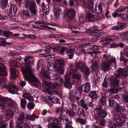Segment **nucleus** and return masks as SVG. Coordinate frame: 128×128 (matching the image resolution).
I'll use <instances>...</instances> for the list:
<instances>
[{"mask_svg":"<svg viewBox=\"0 0 128 128\" xmlns=\"http://www.w3.org/2000/svg\"><path fill=\"white\" fill-rule=\"evenodd\" d=\"M64 61L61 59L56 60V72L59 73L63 74L64 70L63 68L65 66Z\"/></svg>","mask_w":128,"mask_h":128,"instance_id":"0eeeda50","label":"nucleus"},{"mask_svg":"<svg viewBox=\"0 0 128 128\" xmlns=\"http://www.w3.org/2000/svg\"><path fill=\"white\" fill-rule=\"evenodd\" d=\"M14 114V112L10 109H6V118L7 120L9 119L12 117Z\"/></svg>","mask_w":128,"mask_h":128,"instance_id":"a211bd4d","label":"nucleus"},{"mask_svg":"<svg viewBox=\"0 0 128 128\" xmlns=\"http://www.w3.org/2000/svg\"><path fill=\"white\" fill-rule=\"evenodd\" d=\"M7 11L10 14H12L13 12L12 10V6H9L8 8Z\"/></svg>","mask_w":128,"mask_h":128,"instance_id":"8fccbe9b","label":"nucleus"},{"mask_svg":"<svg viewBox=\"0 0 128 128\" xmlns=\"http://www.w3.org/2000/svg\"><path fill=\"white\" fill-rule=\"evenodd\" d=\"M70 108L73 110H74L76 108V105L74 103H72L69 106Z\"/></svg>","mask_w":128,"mask_h":128,"instance_id":"09e8293b","label":"nucleus"},{"mask_svg":"<svg viewBox=\"0 0 128 128\" xmlns=\"http://www.w3.org/2000/svg\"><path fill=\"white\" fill-rule=\"evenodd\" d=\"M112 41V38L110 37H106L103 39V41L102 44L104 46H108L110 43V42Z\"/></svg>","mask_w":128,"mask_h":128,"instance_id":"ddd939ff","label":"nucleus"},{"mask_svg":"<svg viewBox=\"0 0 128 128\" xmlns=\"http://www.w3.org/2000/svg\"><path fill=\"white\" fill-rule=\"evenodd\" d=\"M96 104V102H90L88 104L90 106L92 107H93L95 106Z\"/></svg>","mask_w":128,"mask_h":128,"instance_id":"69168bd1","label":"nucleus"},{"mask_svg":"<svg viewBox=\"0 0 128 128\" xmlns=\"http://www.w3.org/2000/svg\"><path fill=\"white\" fill-rule=\"evenodd\" d=\"M42 81L46 86H48L46 89L47 93L50 94H52L54 92V89L56 88V85L52 83L47 82L46 80H42Z\"/></svg>","mask_w":128,"mask_h":128,"instance_id":"423d86ee","label":"nucleus"},{"mask_svg":"<svg viewBox=\"0 0 128 128\" xmlns=\"http://www.w3.org/2000/svg\"><path fill=\"white\" fill-rule=\"evenodd\" d=\"M127 24L126 23L124 22L122 23L119 24L118 26L120 29H123L125 28L127 26Z\"/></svg>","mask_w":128,"mask_h":128,"instance_id":"a19ab883","label":"nucleus"},{"mask_svg":"<svg viewBox=\"0 0 128 128\" xmlns=\"http://www.w3.org/2000/svg\"><path fill=\"white\" fill-rule=\"evenodd\" d=\"M102 70L104 72L108 71L110 67V65L108 62H103L101 64Z\"/></svg>","mask_w":128,"mask_h":128,"instance_id":"dca6fc26","label":"nucleus"},{"mask_svg":"<svg viewBox=\"0 0 128 128\" xmlns=\"http://www.w3.org/2000/svg\"><path fill=\"white\" fill-rule=\"evenodd\" d=\"M8 0H2L1 2L0 5L1 7L3 9L6 8L8 4Z\"/></svg>","mask_w":128,"mask_h":128,"instance_id":"c85d7f7f","label":"nucleus"},{"mask_svg":"<svg viewBox=\"0 0 128 128\" xmlns=\"http://www.w3.org/2000/svg\"><path fill=\"white\" fill-rule=\"evenodd\" d=\"M122 88H118L117 89H115L114 88H111L107 90V92L109 93H112L113 94H115L117 93L118 91L121 90Z\"/></svg>","mask_w":128,"mask_h":128,"instance_id":"b1692460","label":"nucleus"},{"mask_svg":"<svg viewBox=\"0 0 128 128\" xmlns=\"http://www.w3.org/2000/svg\"><path fill=\"white\" fill-rule=\"evenodd\" d=\"M106 97L104 96L101 98L100 100V102L102 104H106Z\"/></svg>","mask_w":128,"mask_h":128,"instance_id":"a18cd8bd","label":"nucleus"},{"mask_svg":"<svg viewBox=\"0 0 128 128\" xmlns=\"http://www.w3.org/2000/svg\"><path fill=\"white\" fill-rule=\"evenodd\" d=\"M47 120H46L48 122H51L53 120H55L56 118H54L51 116L48 117V118H46Z\"/></svg>","mask_w":128,"mask_h":128,"instance_id":"864d4df0","label":"nucleus"},{"mask_svg":"<svg viewBox=\"0 0 128 128\" xmlns=\"http://www.w3.org/2000/svg\"><path fill=\"white\" fill-rule=\"evenodd\" d=\"M49 125L51 128H56V124L55 122H51Z\"/></svg>","mask_w":128,"mask_h":128,"instance_id":"5fc2aeb1","label":"nucleus"},{"mask_svg":"<svg viewBox=\"0 0 128 128\" xmlns=\"http://www.w3.org/2000/svg\"><path fill=\"white\" fill-rule=\"evenodd\" d=\"M16 70L15 69L12 68L10 70V77L11 79H16V78L17 76L16 75Z\"/></svg>","mask_w":128,"mask_h":128,"instance_id":"6ab92c4d","label":"nucleus"},{"mask_svg":"<svg viewBox=\"0 0 128 128\" xmlns=\"http://www.w3.org/2000/svg\"><path fill=\"white\" fill-rule=\"evenodd\" d=\"M47 66L49 70L56 71V62L55 60L54 62L51 63L50 64L49 62H48Z\"/></svg>","mask_w":128,"mask_h":128,"instance_id":"9b49d317","label":"nucleus"},{"mask_svg":"<svg viewBox=\"0 0 128 128\" xmlns=\"http://www.w3.org/2000/svg\"><path fill=\"white\" fill-rule=\"evenodd\" d=\"M28 37L29 38H30L31 39H34L36 38V36L34 34L29 35Z\"/></svg>","mask_w":128,"mask_h":128,"instance_id":"0e129e2a","label":"nucleus"},{"mask_svg":"<svg viewBox=\"0 0 128 128\" xmlns=\"http://www.w3.org/2000/svg\"><path fill=\"white\" fill-rule=\"evenodd\" d=\"M66 113L70 116L72 117L74 116L75 114L74 112L69 110H67L66 112Z\"/></svg>","mask_w":128,"mask_h":128,"instance_id":"ea45409f","label":"nucleus"},{"mask_svg":"<svg viewBox=\"0 0 128 128\" xmlns=\"http://www.w3.org/2000/svg\"><path fill=\"white\" fill-rule=\"evenodd\" d=\"M35 106L34 103L32 102H30L28 103L27 105V108L29 110L33 108Z\"/></svg>","mask_w":128,"mask_h":128,"instance_id":"58836bf2","label":"nucleus"},{"mask_svg":"<svg viewBox=\"0 0 128 128\" xmlns=\"http://www.w3.org/2000/svg\"><path fill=\"white\" fill-rule=\"evenodd\" d=\"M45 53H44L42 54V55L44 56H46V55H48V54L50 52L51 50L50 49L46 50H45Z\"/></svg>","mask_w":128,"mask_h":128,"instance_id":"e2e57ef3","label":"nucleus"},{"mask_svg":"<svg viewBox=\"0 0 128 128\" xmlns=\"http://www.w3.org/2000/svg\"><path fill=\"white\" fill-rule=\"evenodd\" d=\"M26 119H28L30 120H34V114H33L31 115L27 114L26 116Z\"/></svg>","mask_w":128,"mask_h":128,"instance_id":"72a5a7b5","label":"nucleus"},{"mask_svg":"<svg viewBox=\"0 0 128 128\" xmlns=\"http://www.w3.org/2000/svg\"><path fill=\"white\" fill-rule=\"evenodd\" d=\"M24 122V121L18 118L16 122V124L17 125L21 126Z\"/></svg>","mask_w":128,"mask_h":128,"instance_id":"49530a36","label":"nucleus"},{"mask_svg":"<svg viewBox=\"0 0 128 128\" xmlns=\"http://www.w3.org/2000/svg\"><path fill=\"white\" fill-rule=\"evenodd\" d=\"M98 64V62H94L92 64V69H96L97 68V64Z\"/></svg>","mask_w":128,"mask_h":128,"instance_id":"4d7b16f0","label":"nucleus"},{"mask_svg":"<svg viewBox=\"0 0 128 128\" xmlns=\"http://www.w3.org/2000/svg\"><path fill=\"white\" fill-rule=\"evenodd\" d=\"M98 27L97 26H95L94 27H93L89 29L88 31V32L91 36H98Z\"/></svg>","mask_w":128,"mask_h":128,"instance_id":"9d476101","label":"nucleus"},{"mask_svg":"<svg viewBox=\"0 0 128 128\" xmlns=\"http://www.w3.org/2000/svg\"><path fill=\"white\" fill-rule=\"evenodd\" d=\"M76 82V80H65L64 85L66 87L70 89L72 88V84Z\"/></svg>","mask_w":128,"mask_h":128,"instance_id":"4468645a","label":"nucleus"},{"mask_svg":"<svg viewBox=\"0 0 128 128\" xmlns=\"http://www.w3.org/2000/svg\"><path fill=\"white\" fill-rule=\"evenodd\" d=\"M23 14L26 16L28 17L30 16V12L27 10H24L23 11Z\"/></svg>","mask_w":128,"mask_h":128,"instance_id":"603ef678","label":"nucleus"},{"mask_svg":"<svg viewBox=\"0 0 128 128\" xmlns=\"http://www.w3.org/2000/svg\"><path fill=\"white\" fill-rule=\"evenodd\" d=\"M28 67L26 66V69L22 68V71L25 80H38L34 75L32 74L30 67L29 64Z\"/></svg>","mask_w":128,"mask_h":128,"instance_id":"f257e3e1","label":"nucleus"},{"mask_svg":"<svg viewBox=\"0 0 128 128\" xmlns=\"http://www.w3.org/2000/svg\"><path fill=\"white\" fill-rule=\"evenodd\" d=\"M30 84L31 85L34 86L38 88L40 86L41 83L40 82V80H28Z\"/></svg>","mask_w":128,"mask_h":128,"instance_id":"aec40b11","label":"nucleus"},{"mask_svg":"<svg viewBox=\"0 0 128 128\" xmlns=\"http://www.w3.org/2000/svg\"><path fill=\"white\" fill-rule=\"evenodd\" d=\"M126 119V114L123 113H121L114 118L115 121L114 123L118 126H121L124 123L123 122Z\"/></svg>","mask_w":128,"mask_h":128,"instance_id":"39448f33","label":"nucleus"},{"mask_svg":"<svg viewBox=\"0 0 128 128\" xmlns=\"http://www.w3.org/2000/svg\"><path fill=\"white\" fill-rule=\"evenodd\" d=\"M98 114L102 118L105 117L107 114L105 110H101L98 111Z\"/></svg>","mask_w":128,"mask_h":128,"instance_id":"bb28decb","label":"nucleus"},{"mask_svg":"<svg viewBox=\"0 0 128 128\" xmlns=\"http://www.w3.org/2000/svg\"><path fill=\"white\" fill-rule=\"evenodd\" d=\"M118 74L116 75L117 78H123V77L127 76H128V71L126 68H120L118 70Z\"/></svg>","mask_w":128,"mask_h":128,"instance_id":"6e6552de","label":"nucleus"},{"mask_svg":"<svg viewBox=\"0 0 128 128\" xmlns=\"http://www.w3.org/2000/svg\"><path fill=\"white\" fill-rule=\"evenodd\" d=\"M25 118V114L23 112H22L19 115V118H18L24 121Z\"/></svg>","mask_w":128,"mask_h":128,"instance_id":"3c124183","label":"nucleus"},{"mask_svg":"<svg viewBox=\"0 0 128 128\" xmlns=\"http://www.w3.org/2000/svg\"><path fill=\"white\" fill-rule=\"evenodd\" d=\"M78 104L79 106H82L86 110H87L88 109L86 101L84 99H82L78 103Z\"/></svg>","mask_w":128,"mask_h":128,"instance_id":"412c9836","label":"nucleus"},{"mask_svg":"<svg viewBox=\"0 0 128 128\" xmlns=\"http://www.w3.org/2000/svg\"><path fill=\"white\" fill-rule=\"evenodd\" d=\"M32 58V56H26L25 58L24 59V64L25 65L28 63L30 61V58Z\"/></svg>","mask_w":128,"mask_h":128,"instance_id":"4c0bfd02","label":"nucleus"},{"mask_svg":"<svg viewBox=\"0 0 128 128\" xmlns=\"http://www.w3.org/2000/svg\"><path fill=\"white\" fill-rule=\"evenodd\" d=\"M8 32L7 31H3L2 30H0V35L7 37L8 36Z\"/></svg>","mask_w":128,"mask_h":128,"instance_id":"2f4dec72","label":"nucleus"},{"mask_svg":"<svg viewBox=\"0 0 128 128\" xmlns=\"http://www.w3.org/2000/svg\"><path fill=\"white\" fill-rule=\"evenodd\" d=\"M82 52L83 53H85L86 54H96L97 53H100V51H93L92 52H85V50L84 49H82Z\"/></svg>","mask_w":128,"mask_h":128,"instance_id":"f704fd0d","label":"nucleus"},{"mask_svg":"<svg viewBox=\"0 0 128 128\" xmlns=\"http://www.w3.org/2000/svg\"><path fill=\"white\" fill-rule=\"evenodd\" d=\"M62 11L59 7L56 8V17L59 18L60 16L62 14Z\"/></svg>","mask_w":128,"mask_h":128,"instance_id":"c03bdc74","label":"nucleus"},{"mask_svg":"<svg viewBox=\"0 0 128 128\" xmlns=\"http://www.w3.org/2000/svg\"><path fill=\"white\" fill-rule=\"evenodd\" d=\"M72 78H73L80 80L81 78V75L76 74H74L72 75Z\"/></svg>","mask_w":128,"mask_h":128,"instance_id":"79ce46f5","label":"nucleus"},{"mask_svg":"<svg viewBox=\"0 0 128 128\" xmlns=\"http://www.w3.org/2000/svg\"><path fill=\"white\" fill-rule=\"evenodd\" d=\"M118 46V44L114 43L110 45V48H116Z\"/></svg>","mask_w":128,"mask_h":128,"instance_id":"13d9d810","label":"nucleus"},{"mask_svg":"<svg viewBox=\"0 0 128 128\" xmlns=\"http://www.w3.org/2000/svg\"><path fill=\"white\" fill-rule=\"evenodd\" d=\"M98 10L97 9V7L96 6L95 10L96 12L98 14H101L102 9V6L101 3H100L98 6Z\"/></svg>","mask_w":128,"mask_h":128,"instance_id":"cd10ccee","label":"nucleus"},{"mask_svg":"<svg viewBox=\"0 0 128 128\" xmlns=\"http://www.w3.org/2000/svg\"><path fill=\"white\" fill-rule=\"evenodd\" d=\"M114 122H115L114 120L113 123H112L111 121H109V124L108 126L109 128H116V124L114 123Z\"/></svg>","mask_w":128,"mask_h":128,"instance_id":"c756f323","label":"nucleus"},{"mask_svg":"<svg viewBox=\"0 0 128 128\" xmlns=\"http://www.w3.org/2000/svg\"><path fill=\"white\" fill-rule=\"evenodd\" d=\"M76 120L77 121L80 122L82 124H85L86 121L84 119H82L80 118H76Z\"/></svg>","mask_w":128,"mask_h":128,"instance_id":"37998d69","label":"nucleus"},{"mask_svg":"<svg viewBox=\"0 0 128 128\" xmlns=\"http://www.w3.org/2000/svg\"><path fill=\"white\" fill-rule=\"evenodd\" d=\"M110 37L112 38V41L113 40L114 41H115L118 40V36L117 35L112 36Z\"/></svg>","mask_w":128,"mask_h":128,"instance_id":"6e6d98bb","label":"nucleus"},{"mask_svg":"<svg viewBox=\"0 0 128 128\" xmlns=\"http://www.w3.org/2000/svg\"><path fill=\"white\" fill-rule=\"evenodd\" d=\"M120 60L121 61H124L125 62H127L128 61V60L125 57L122 56H121L120 58Z\"/></svg>","mask_w":128,"mask_h":128,"instance_id":"bf43d9fd","label":"nucleus"},{"mask_svg":"<svg viewBox=\"0 0 128 128\" xmlns=\"http://www.w3.org/2000/svg\"><path fill=\"white\" fill-rule=\"evenodd\" d=\"M102 108V107L100 105H98L96 107V110H94V112H96H96H98V111L99 110H100Z\"/></svg>","mask_w":128,"mask_h":128,"instance_id":"052dcab7","label":"nucleus"},{"mask_svg":"<svg viewBox=\"0 0 128 128\" xmlns=\"http://www.w3.org/2000/svg\"><path fill=\"white\" fill-rule=\"evenodd\" d=\"M6 66L4 64L0 62V76H4V77H2V79L0 78V80H4L6 79V76L7 74V72L6 70Z\"/></svg>","mask_w":128,"mask_h":128,"instance_id":"1a4fd4ad","label":"nucleus"},{"mask_svg":"<svg viewBox=\"0 0 128 128\" xmlns=\"http://www.w3.org/2000/svg\"><path fill=\"white\" fill-rule=\"evenodd\" d=\"M86 18L88 20L90 21H94L96 20V16L94 14L90 12H88L86 16Z\"/></svg>","mask_w":128,"mask_h":128,"instance_id":"2eb2a0df","label":"nucleus"},{"mask_svg":"<svg viewBox=\"0 0 128 128\" xmlns=\"http://www.w3.org/2000/svg\"><path fill=\"white\" fill-rule=\"evenodd\" d=\"M22 97L31 101H34L33 97L30 94L28 93L24 94L22 95Z\"/></svg>","mask_w":128,"mask_h":128,"instance_id":"5701e85b","label":"nucleus"},{"mask_svg":"<svg viewBox=\"0 0 128 128\" xmlns=\"http://www.w3.org/2000/svg\"><path fill=\"white\" fill-rule=\"evenodd\" d=\"M109 106L111 108L114 107L116 108H118L119 106L118 104L113 100H108Z\"/></svg>","mask_w":128,"mask_h":128,"instance_id":"f3484780","label":"nucleus"},{"mask_svg":"<svg viewBox=\"0 0 128 128\" xmlns=\"http://www.w3.org/2000/svg\"><path fill=\"white\" fill-rule=\"evenodd\" d=\"M104 120L102 119L99 120L100 124V125L102 126H104L105 124Z\"/></svg>","mask_w":128,"mask_h":128,"instance_id":"680f3d73","label":"nucleus"},{"mask_svg":"<svg viewBox=\"0 0 128 128\" xmlns=\"http://www.w3.org/2000/svg\"><path fill=\"white\" fill-rule=\"evenodd\" d=\"M11 6L12 8L13 12L14 13L16 12H17V9L16 6L14 5H12Z\"/></svg>","mask_w":128,"mask_h":128,"instance_id":"338daca9","label":"nucleus"},{"mask_svg":"<svg viewBox=\"0 0 128 128\" xmlns=\"http://www.w3.org/2000/svg\"><path fill=\"white\" fill-rule=\"evenodd\" d=\"M122 98L124 100L128 103V96L122 95Z\"/></svg>","mask_w":128,"mask_h":128,"instance_id":"774afa93","label":"nucleus"},{"mask_svg":"<svg viewBox=\"0 0 128 128\" xmlns=\"http://www.w3.org/2000/svg\"><path fill=\"white\" fill-rule=\"evenodd\" d=\"M40 73L42 75L44 78H48V79H50L49 72H48L46 71L43 69L41 70Z\"/></svg>","mask_w":128,"mask_h":128,"instance_id":"393cba45","label":"nucleus"},{"mask_svg":"<svg viewBox=\"0 0 128 128\" xmlns=\"http://www.w3.org/2000/svg\"><path fill=\"white\" fill-rule=\"evenodd\" d=\"M82 86H84V89L83 90L84 92L87 93L90 90V86L89 83H86L84 85H82Z\"/></svg>","mask_w":128,"mask_h":128,"instance_id":"4be33fe9","label":"nucleus"},{"mask_svg":"<svg viewBox=\"0 0 128 128\" xmlns=\"http://www.w3.org/2000/svg\"><path fill=\"white\" fill-rule=\"evenodd\" d=\"M89 96L90 98L94 99H97L98 97L97 92L94 91H92L91 92Z\"/></svg>","mask_w":128,"mask_h":128,"instance_id":"a878e982","label":"nucleus"},{"mask_svg":"<svg viewBox=\"0 0 128 128\" xmlns=\"http://www.w3.org/2000/svg\"><path fill=\"white\" fill-rule=\"evenodd\" d=\"M107 62L110 65L111 64L113 63L114 64V66L115 67L116 66V60L115 58H112L110 60H108Z\"/></svg>","mask_w":128,"mask_h":128,"instance_id":"7c9ffc66","label":"nucleus"},{"mask_svg":"<svg viewBox=\"0 0 128 128\" xmlns=\"http://www.w3.org/2000/svg\"><path fill=\"white\" fill-rule=\"evenodd\" d=\"M57 49L59 50V51L61 53H63L67 49V48L64 47L59 46L56 47Z\"/></svg>","mask_w":128,"mask_h":128,"instance_id":"e433bc0d","label":"nucleus"},{"mask_svg":"<svg viewBox=\"0 0 128 128\" xmlns=\"http://www.w3.org/2000/svg\"><path fill=\"white\" fill-rule=\"evenodd\" d=\"M76 67L77 69L79 68L81 72L85 74L86 75L88 76L90 74V70L89 68L83 63L79 62L77 64Z\"/></svg>","mask_w":128,"mask_h":128,"instance_id":"20e7f679","label":"nucleus"},{"mask_svg":"<svg viewBox=\"0 0 128 128\" xmlns=\"http://www.w3.org/2000/svg\"><path fill=\"white\" fill-rule=\"evenodd\" d=\"M26 8L30 10L31 14L36 15L37 14L36 4L35 2L30 1H27L26 2Z\"/></svg>","mask_w":128,"mask_h":128,"instance_id":"7ed1b4c3","label":"nucleus"},{"mask_svg":"<svg viewBox=\"0 0 128 128\" xmlns=\"http://www.w3.org/2000/svg\"><path fill=\"white\" fill-rule=\"evenodd\" d=\"M11 62L14 66L18 67L20 66V63L16 61H13Z\"/></svg>","mask_w":128,"mask_h":128,"instance_id":"de8ad7c7","label":"nucleus"},{"mask_svg":"<svg viewBox=\"0 0 128 128\" xmlns=\"http://www.w3.org/2000/svg\"><path fill=\"white\" fill-rule=\"evenodd\" d=\"M21 105V106L24 108H25L26 104V99L22 98L20 100Z\"/></svg>","mask_w":128,"mask_h":128,"instance_id":"c9c22d12","label":"nucleus"},{"mask_svg":"<svg viewBox=\"0 0 128 128\" xmlns=\"http://www.w3.org/2000/svg\"><path fill=\"white\" fill-rule=\"evenodd\" d=\"M6 80H0V84L5 88H8L9 92L12 94H16L18 89L16 86L9 82L6 84Z\"/></svg>","mask_w":128,"mask_h":128,"instance_id":"f03ea898","label":"nucleus"},{"mask_svg":"<svg viewBox=\"0 0 128 128\" xmlns=\"http://www.w3.org/2000/svg\"><path fill=\"white\" fill-rule=\"evenodd\" d=\"M118 80H111L110 83L112 86L113 87H116L119 84Z\"/></svg>","mask_w":128,"mask_h":128,"instance_id":"473e14b6","label":"nucleus"},{"mask_svg":"<svg viewBox=\"0 0 128 128\" xmlns=\"http://www.w3.org/2000/svg\"><path fill=\"white\" fill-rule=\"evenodd\" d=\"M75 14V10L73 9H70L68 11L67 15L69 17V18L71 20H72L74 19Z\"/></svg>","mask_w":128,"mask_h":128,"instance_id":"f8f14e48","label":"nucleus"}]
</instances>
